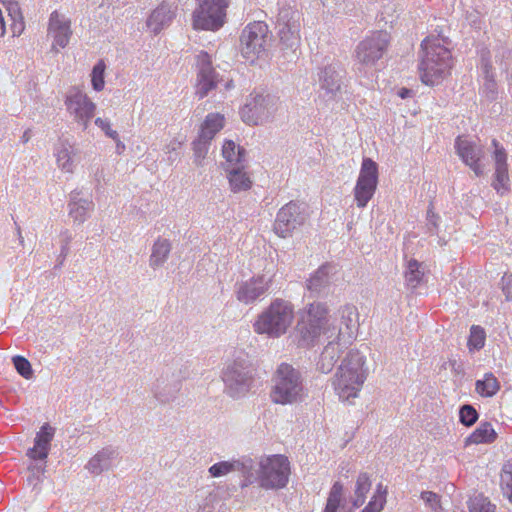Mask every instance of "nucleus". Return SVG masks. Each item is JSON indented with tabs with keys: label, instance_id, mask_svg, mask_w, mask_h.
Returning a JSON list of instances; mask_svg holds the SVG:
<instances>
[{
	"label": "nucleus",
	"instance_id": "obj_1",
	"mask_svg": "<svg viewBox=\"0 0 512 512\" xmlns=\"http://www.w3.org/2000/svg\"><path fill=\"white\" fill-rule=\"evenodd\" d=\"M270 397L272 402L281 405L300 403L308 396V389L302 372L288 363H281L273 378Z\"/></svg>",
	"mask_w": 512,
	"mask_h": 512
},
{
	"label": "nucleus",
	"instance_id": "obj_2",
	"mask_svg": "<svg viewBox=\"0 0 512 512\" xmlns=\"http://www.w3.org/2000/svg\"><path fill=\"white\" fill-rule=\"evenodd\" d=\"M283 57L288 62L298 59L300 48L301 13L290 1L281 0L276 20Z\"/></svg>",
	"mask_w": 512,
	"mask_h": 512
},
{
	"label": "nucleus",
	"instance_id": "obj_3",
	"mask_svg": "<svg viewBox=\"0 0 512 512\" xmlns=\"http://www.w3.org/2000/svg\"><path fill=\"white\" fill-rule=\"evenodd\" d=\"M390 34L387 31H374L358 43L354 51V71L363 83L370 81L377 62L386 53L390 44Z\"/></svg>",
	"mask_w": 512,
	"mask_h": 512
},
{
	"label": "nucleus",
	"instance_id": "obj_4",
	"mask_svg": "<svg viewBox=\"0 0 512 512\" xmlns=\"http://www.w3.org/2000/svg\"><path fill=\"white\" fill-rule=\"evenodd\" d=\"M364 365L365 357L359 351L351 350L344 358L333 382L335 391L342 401H350L358 396L367 378V369Z\"/></svg>",
	"mask_w": 512,
	"mask_h": 512
},
{
	"label": "nucleus",
	"instance_id": "obj_5",
	"mask_svg": "<svg viewBox=\"0 0 512 512\" xmlns=\"http://www.w3.org/2000/svg\"><path fill=\"white\" fill-rule=\"evenodd\" d=\"M423 56L419 65L420 77L424 84H439L452 67L451 52L437 40L425 39L422 44Z\"/></svg>",
	"mask_w": 512,
	"mask_h": 512
},
{
	"label": "nucleus",
	"instance_id": "obj_6",
	"mask_svg": "<svg viewBox=\"0 0 512 512\" xmlns=\"http://www.w3.org/2000/svg\"><path fill=\"white\" fill-rule=\"evenodd\" d=\"M294 319V306L284 299H274L264 309L253 324L254 331L266 334L270 338H279L284 335Z\"/></svg>",
	"mask_w": 512,
	"mask_h": 512
},
{
	"label": "nucleus",
	"instance_id": "obj_7",
	"mask_svg": "<svg viewBox=\"0 0 512 512\" xmlns=\"http://www.w3.org/2000/svg\"><path fill=\"white\" fill-rule=\"evenodd\" d=\"M256 370L247 356H238L222 372L226 393L232 398L244 397L254 386Z\"/></svg>",
	"mask_w": 512,
	"mask_h": 512
},
{
	"label": "nucleus",
	"instance_id": "obj_8",
	"mask_svg": "<svg viewBox=\"0 0 512 512\" xmlns=\"http://www.w3.org/2000/svg\"><path fill=\"white\" fill-rule=\"evenodd\" d=\"M255 459L259 487L265 490H277L288 484L290 463L287 457L277 454Z\"/></svg>",
	"mask_w": 512,
	"mask_h": 512
},
{
	"label": "nucleus",
	"instance_id": "obj_9",
	"mask_svg": "<svg viewBox=\"0 0 512 512\" xmlns=\"http://www.w3.org/2000/svg\"><path fill=\"white\" fill-rule=\"evenodd\" d=\"M279 98L273 94L254 91L241 109V118L248 125H262L271 121L279 108Z\"/></svg>",
	"mask_w": 512,
	"mask_h": 512
},
{
	"label": "nucleus",
	"instance_id": "obj_10",
	"mask_svg": "<svg viewBox=\"0 0 512 512\" xmlns=\"http://www.w3.org/2000/svg\"><path fill=\"white\" fill-rule=\"evenodd\" d=\"M271 35L266 23L262 21L248 24L240 36L241 53L246 61L254 63L267 52Z\"/></svg>",
	"mask_w": 512,
	"mask_h": 512
},
{
	"label": "nucleus",
	"instance_id": "obj_11",
	"mask_svg": "<svg viewBox=\"0 0 512 512\" xmlns=\"http://www.w3.org/2000/svg\"><path fill=\"white\" fill-rule=\"evenodd\" d=\"M229 0H198L192 14V26L196 30L217 31L225 23Z\"/></svg>",
	"mask_w": 512,
	"mask_h": 512
},
{
	"label": "nucleus",
	"instance_id": "obj_12",
	"mask_svg": "<svg viewBox=\"0 0 512 512\" xmlns=\"http://www.w3.org/2000/svg\"><path fill=\"white\" fill-rule=\"evenodd\" d=\"M327 314L328 309L323 303L314 302L308 306L306 314L297 325L302 345L312 344L322 332L327 336L331 334V327H325Z\"/></svg>",
	"mask_w": 512,
	"mask_h": 512
},
{
	"label": "nucleus",
	"instance_id": "obj_13",
	"mask_svg": "<svg viewBox=\"0 0 512 512\" xmlns=\"http://www.w3.org/2000/svg\"><path fill=\"white\" fill-rule=\"evenodd\" d=\"M307 218L306 204L290 201L278 211L274 222V231L282 238L289 237L295 229L305 223Z\"/></svg>",
	"mask_w": 512,
	"mask_h": 512
},
{
	"label": "nucleus",
	"instance_id": "obj_14",
	"mask_svg": "<svg viewBox=\"0 0 512 512\" xmlns=\"http://www.w3.org/2000/svg\"><path fill=\"white\" fill-rule=\"evenodd\" d=\"M378 184V165L371 158H364L361 164L354 198L358 208H365L375 194Z\"/></svg>",
	"mask_w": 512,
	"mask_h": 512
},
{
	"label": "nucleus",
	"instance_id": "obj_15",
	"mask_svg": "<svg viewBox=\"0 0 512 512\" xmlns=\"http://www.w3.org/2000/svg\"><path fill=\"white\" fill-rule=\"evenodd\" d=\"M65 105L74 121L86 131L95 115L96 104L80 88L74 86L66 95Z\"/></svg>",
	"mask_w": 512,
	"mask_h": 512
},
{
	"label": "nucleus",
	"instance_id": "obj_16",
	"mask_svg": "<svg viewBox=\"0 0 512 512\" xmlns=\"http://www.w3.org/2000/svg\"><path fill=\"white\" fill-rule=\"evenodd\" d=\"M345 74L346 71L340 62L326 65L319 72L320 97L326 101H336L340 98Z\"/></svg>",
	"mask_w": 512,
	"mask_h": 512
},
{
	"label": "nucleus",
	"instance_id": "obj_17",
	"mask_svg": "<svg viewBox=\"0 0 512 512\" xmlns=\"http://www.w3.org/2000/svg\"><path fill=\"white\" fill-rule=\"evenodd\" d=\"M196 67L195 94L202 99L216 89L223 79L213 67L211 57L206 52L202 51L197 55Z\"/></svg>",
	"mask_w": 512,
	"mask_h": 512
},
{
	"label": "nucleus",
	"instance_id": "obj_18",
	"mask_svg": "<svg viewBox=\"0 0 512 512\" xmlns=\"http://www.w3.org/2000/svg\"><path fill=\"white\" fill-rule=\"evenodd\" d=\"M271 282V277L258 275L237 283L235 286L236 299L245 305L253 304L267 293Z\"/></svg>",
	"mask_w": 512,
	"mask_h": 512
},
{
	"label": "nucleus",
	"instance_id": "obj_19",
	"mask_svg": "<svg viewBox=\"0 0 512 512\" xmlns=\"http://www.w3.org/2000/svg\"><path fill=\"white\" fill-rule=\"evenodd\" d=\"M48 34L53 37L52 48L55 49L56 52H58L56 49L57 46L65 48L72 35L70 20L58 11H53L49 18Z\"/></svg>",
	"mask_w": 512,
	"mask_h": 512
},
{
	"label": "nucleus",
	"instance_id": "obj_20",
	"mask_svg": "<svg viewBox=\"0 0 512 512\" xmlns=\"http://www.w3.org/2000/svg\"><path fill=\"white\" fill-rule=\"evenodd\" d=\"M455 148L462 161L474 171L476 176H481L483 173V168L479 163L483 157L481 146L458 137L455 141Z\"/></svg>",
	"mask_w": 512,
	"mask_h": 512
},
{
	"label": "nucleus",
	"instance_id": "obj_21",
	"mask_svg": "<svg viewBox=\"0 0 512 512\" xmlns=\"http://www.w3.org/2000/svg\"><path fill=\"white\" fill-rule=\"evenodd\" d=\"M177 6L167 2L161 3L155 8L146 21V26L153 34L157 35L169 27L176 17Z\"/></svg>",
	"mask_w": 512,
	"mask_h": 512
},
{
	"label": "nucleus",
	"instance_id": "obj_22",
	"mask_svg": "<svg viewBox=\"0 0 512 512\" xmlns=\"http://www.w3.org/2000/svg\"><path fill=\"white\" fill-rule=\"evenodd\" d=\"M181 389V380L169 373H163L154 384L152 393L154 398L161 404L172 402L176 399Z\"/></svg>",
	"mask_w": 512,
	"mask_h": 512
},
{
	"label": "nucleus",
	"instance_id": "obj_23",
	"mask_svg": "<svg viewBox=\"0 0 512 512\" xmlns=\"http://www.w3.org/2000/svg\"><path fill=\"white\" fill-rule=\"evenodd\" d=\"M340 326L332 327L331 334L328 338L336 336L337 340L343 339L346 342V338L351 340L353 338L354 330L357 326V309L354 306L347 305L340 311Z\"/></svg>",
	"mask_w": 512,
	"mask_h": 512
},
{
	"label": "nucleus",
	"instance_id": "obj_24",
	"mask_svg": "<svg viewBox=\"0 0 512 512\" xmlns=\"http://www.w3.org/2000/svg\"><path fill=\"white\" fill-rule=\"evenodd\" d=\"M119 452L117 448L107 446L98 451L85 465L89 473L100 475L105 471L111 470L115 466Z\"/></svg>",
	"mask_w": 512,
	"mask_h": 512
},
{
	"label": "nucleus",
	"instance_id": "obj_25",
	"mask_svg": "<svg viewBox=\"0 0 512 512\" xmlns=\"http://www.w3.org/2000/svg\"><path fill=\"white\" fill-rule=\"evenodd\" d=\"M93 209V201L88 198H82L80 191L73 190L69 194L68 214L73 219L74 223H84Z\"/></svg>",
	"mask_w": 512,
	"mask_h": 512
},
{
	"label": "nucleus",
	"instance_id": "obj_26",
	"mask_svg": "<svg viewBox=\"0 0 512 512\" xmlns=\"http://www.w3.org/2000/svg\"><path fill=\"white\" fill-rule=\"evenodd\" d=\"M54 433L55 429L45 423L35 437L34 447L28 450L27 455L33 460L44 461L49 454Z\"/></svg>",
	"mask_w": 512,
	"mask_h": 512
},
{
	"label": "nucleus",
	"instance_id": "obj_27",
	"mask_svg": "<svg viewBox=\"0 0 512 512\" xmlns=\"http://www.w3.org/2000/svg\"><path fill=\"white\" fill-rule=\"evenodd\" d=\"M331 269L332 267L328 264L322 265L308 279L307 289L311 294L314 296H320L328 293L329 287L332 283Z\"/></svg>",
	"mask_w": 512,
	"mask_h": 512
},
{
	"label": "nucleus",
	"instance_id": "obj_28",
	"mask_svg": "<svg viewBox=\"0 0 512 512\" xmlns=\"http://www.w3.org/2000/svg\"><path fill=\"white\" fill-rule=\"evenodd\" d=\"M77 150L68 139H61L55 147V156L58 167L66 173H73L75 168L74 156Z\"/></svg>",
	"mask_w": 512,
	"mask_h": 512
},
{
	"label": "nucleus",
	"instance_id": "obj_29",
	"mask_svg": "<svg viewBox=\"0 0 512 512\" xmlns=\"http://www.w3.org/2000/svg\"><path fill=\"white\" fill-rule=\"evenodd\" d=\"M405 285L414 290L426 282V266L416 259L407 261L404 271Z\"/></svg>",
	"mask_w": 512,
	"mask_h": 512
},
{
	"label": "nucleus",
	"instance_id": "obj_30",
	"mask_svg": "<svg viewBox=\"0 0 512 512\" xmlns=\"http://www.w3.org/2000/svg\"><path fill=\"white\" fill-rule=\"evenodd\" d=\"M222 156L225 159L224 167L246 166V150L236 145L232 140H226L222 146Z\"/></svg>",
	"mask_w": 512,
	"mask_h": 512
},
{
	"label": "nucleus",
	"instance_id": "obj_31",
	"mask_svg": "<svg viewBox=\"0 0 512 512\" xmlns=\"http://www.w3.org/2000/svg\"><path fill=\"white\" fill-rule=\"evenodd\" d=\"M337 341H330L323 349L317 368L322 373H329L334 368V365L338 361L341 353V344Z\"/></svg>",
	"mask_w": 512,
	"mask_h": 512
},
{
	"label": "nucleus",
	"instance_id": "obj_32",
	"mask_svg": "<svg viewBox=\"0 0 512 512\" xmlns=\"http://www.w3.org/2000/svg\"><path fill=\"white\" fill-rule=\"evenodd\" d=\"M246 166L224 167L227 172L230 189L234 193L250 189L252 181L244 171Z\"/></svg>",
	"mask_w": 512,
	"mask_h": 512
},
{
	"label": "nucleus",
	"instance_id": "obj_33",
	"mask_svg": "<svg viewBox=\"0 0 512 512\" xmlns=\"http://www.w3.org/2000/svg\"><path fill=\"white\" fill-rule=\"evenodd\" d=\"M172 250V243L166 238L159 237L153 244L149 265L151 268L156 269L161 267L168 259Z\"/></svg>",
	"mask_w": 512,
	"mask_h": 512
},
{
	"label": "nucleus",
	"instance_id": "obj_34",
	"mask_svg": "<svg viewBox=\"0 0 512 512\" xmlns=\"http://www.w3.org/2000/svg\"><path fill=\"white\" fill-rule=\"evenodd\" d=\"M246 456L247 455H243L239 458L219 461L209 467L208 473L213 478H220L232 472H238L239 468L243 465V461Z\"/></svg>",
	"mask_w": 512,
	"mask_h": 512
},
{
	"label": "nucleus",
	"instance_id": "obj_35",
	"mask_svg": "<svg viewBox=\"0 0 512 512\" xmlns=\"http://www.w3.org/2000/svg\"><path fill=\"white\" fill-rule=\"evenodd\" d=\"M497 438V433L493 429L491 423L481 422L469 437L466 438V445L492 443Z\"/></svg>",
	"mask_w": 512,
	"mask_h": 512
},
{
	"label": "nucleus",
	"instance_id": "obj_36",
	"mask_svg": "<svg viewBox=\"0 0 512 512\" xmlns=\"http://www.w3.org/2000/svg\"><path fill=\"white\" fill-rule=\"evenodd\" d=\"M238 472H240L242 476L240 481L241 489H245L256 482L259 484V476L256 470V459L247 455Z\"/></svg>",
	"mask_w": 512,
	"mask_h": 512
},
{
	"label": "nucleus",
	"instance_id": "obj_37",
	"mask_svg": "<svg viewBox=\"0 0 512 512\" xmlns=\"http://www.w3.org/2000/svg\"><path fill=\"white\" fill-rule=\"evenodd\" d=\"M223 127V115L219 113H210L206 116V119L201 126V132L199 135L211 141Z\"/></svg>",
	"mask_w": 512,
	"mask_h": 512
},
{
	"label": "nucleus",
	"instance_id": "obj_38",
	"mask_svg": "<svg viewBox=\"0 0 512 512\" xmlns=\"http://www.w3.org/2000/svg\"><path fill=\"white\" fill-rule=\"evenodd\" d=\"M475 389L482 397H492L499 391L500 384L492 373H486L483 379L476 381Z\"/></svg>",
	"mask_w": 512,
	"mask_h": 512
},
{
	"label": "nucleus",
	"instance_id": "obj_39",
	"mask_svg": "<svg viewBox=\"0 0 512 512\" xmlns=\"http://www.w3.org/2000/svg\"><path fill=\"white\" fill-rule=\"evenodd\" d=\"M210 142V140L204 138L201 135H199L198 138L193 141V163L197 167H202L204 165V160L208 154Z\"/></svg>",
	"mask_w": 512,
	"mask_h": 512
},
{
	"label": "nucleus",
	"instance_id": "obj_40",
	"mask_svg": "<svg viewBox=\"0 0 512 512\" xmlns=\"http://www.w3.org/2000/svg\"><path fill=\"white\" fill-rule=\"evenodd\" d=\"M469 512H495L496 506L483 494H477L468 501Z\"/></svg>",
	"mask_w": 512,
	"mask_h": 512
},
{
	"label": "nucleus",
	"instance_id": "obj_41",
	"mask_svg": "<svg viewBox=\"0 0 512 512\" xmlns=\"http://www.w3.org/2000/svg\"><path fill=\"white\" fill-rule=\"evenodd\" d=\"M486 340V333L480 326L473 325L470 329L467 346L470 351L480 350L484 347Z\"/></svg>",
	"mask_w": 512,
	"mask_h": 512
},
{
	"label": "nucleus",
	"instance_id": "obj_42",
	"mask_svg": "<svg viewBox=\"0 0 512 512\" xmlns=\"http://www.w3.org/2000/svg\"><path fill=\"white\" fill-rule=\"evenodd\" d=\"M500 485L503 494L512 502V462H506L501 470Z\"/></svg>",
	"mask_w": 512,
	"mask_h": 512
},
{
	"label": "nucleus",
	"instance_id": "obj_43",
	"mask_svg": "<svg viewBox=\"0 0 512 512\" xmlns=\"http://www.w3.org/2000/svg\"><path fill=\"white\" fill-rule=\"evenodd\" d=\"M342 490V485L339 482H335L330 490L324 512H337L341 503Z\"/></svg>",
	"mask_w": 512,
	"mask_h": 512
},
{
	"label": "nucleus",
	"instance_id": "obj_44",
	"mask_svg": "<svg viewBox=\"0 0 512 512\" xmlns=\"http://www.w3.org/2000/svg\"><path fill=\"white\" fill-rule=\"evenodd\" d=\"M509 175L508 168L495 169L494 180L492 182L493 188L500 195L505 194L509 190Z\"/></svg>",
	"mask_w": 512,
	"mask_h": 512
},
{
	"label": "nucleus",
	"instance_id": "obj_45",
	"mask_svg": "<svg viewBox=\"0 0 512 512\" xmlns=\"http://www.w3.org/2000/svg\"><path fill=\"white\" fill-rule=\"evenodd\" d=\"M479 418L477 410L470 404H464L459 408V421L466 427L474 425Z\"/></svg>",
	"mask_w": 512,
	"mask_h": 512
},
{
	"label": "nucleus",
	"instance_id": "obj_46",
	"mask_svg": "<svg viewBox=\"0 0 512 512\" xmlns=\"http://www.w3.org/2000/svg\"><path fill=\"white\" fill-rule=\"evenodd\" d=\"M105 68V63L102 60H100L92 69L91 83L95 91H101L104 88Z\"/></svg>",
	"mask_w": 512,
	"mask_h": 512
},
{
	"label": "nucleus",
	"instance_id": "obj_47",
	"mask_svg": "<svg viewBox=\"0 0 512 512\" xmlns=\"http://www.w3.org/2000/svg\"><path fill=\"white\" fill-rule=\"evenodd\" d=\"M16 371L25 379L33 377V369L30 362L23 356L16 355L12 358Z\"/></svg>",
	"mask_w": 512,
	"mask_h": 512
},
{
	"label": "nucleus",
	"instance_id": "obj_48",
	"mask_svg": "<svg viewBox=\"0 0 512 512\" xmlns=\"http://www.w3.org/2000/svg\"><path fill=\"white\" fill-rule=\"evenodd\" d=\"M494 147L493 159L495 162V169H506L507 165V153L502 145L496 140H492Z\"/></svg>",
	"mask_w": 512,
	"mask_h": 512
},
{
	"label": "nucleus",
	"instance_id": "obj_49",
	"mask_svg": "<svg viewBox=\"0 0 512 512\" xmlns=\"http://www.w3.org/2000/svg\"><path fill=\"white\" fill-rule=\"evenodd\" d=\"M371 488V481L367 473H360L356 481L355 494L366 496Z\"/></svg>",
	"mask_w": 512,
	"mask_h": 512
},
{
	"label": "nucleus",
	"instance_id": "obj_50",
	"mask_svg": "<svg viewBox=\"0 0 512 512\" xmlns=\"http://www.w3.org/2000/svg\"><path fill=\"white\" fill-rule=\"evenodd\" d=\"M61 250L60 255L58 257L59 266H61L69 254V244L72 240V235L68 230H65L61 233Z\"/></svg>",
	"mask_w": 512,
	"mask_h": 512
},
{
	"label": "nucleus",
	"instance_id": "obj_51",
	"mask_svg": "<svg viewBox=\"0 0 512 512\" xmlns=\"http://www.w3.org/2000/svg\"><path fill=\"white\" fill-rule=\"evenodd\" d=\"M94 123L98 128H100L104 132V134L107 137H109L111 139L117 138L118 132L111 128V122L109 119H103V118L98 117L95 119Z\"/></svg>",
	"mask_w": 512,
	"mask_h": 512
},
{
	"label": "nucleus",
	"instance_id": "obj_52",
	"mask_svg": "<svg viewBox=\"0 0 512 512\" xmlns=\"http://www.w3.org/2000/svg\"><path fill=\"white\" fill-rule=\"evenodd\" d=\"M421 499L425 501V503H427L434 510H437L440 507V497L434 492H422Z\"/></svg>",
	"mask_w": 512,
	"mask_h": 512
},
{
	"label": "nucleus",
	"instance_id": "obj_53",
	"mask_svg": "<svg viewBox=\"0 0 512 512\" xmlns=\"http://www.w3.org/2000/svg\"><path fill=\"white\" fill-rule=\"evenodd\" d=\"M439 219L440 217L433 212L432 207H429L427 211V229L431 234L437 233Z\"/></svg>",
	"mask_w": 512,
	"mask_h": 512
},
{
	"label": "nucleus",
	"instance_id": "obj_54",
	"mask_svg": "<svg viewBox=\"0 0 512 512\" xmlns=\"http://www.w3.org/2000/svg\"><path fill=\"white\" fill-rule=\"evenodd\" d=\"M503 293L507 301L512 300V275L505 274L501 279Z\"/></svg>",
	"mask_w": 512,
	"mask_h": 512
},
{
	"label": "nucleus",
	"instance_id": "obj_55",
	"mask_svg": "<svg viewBox=\"0 0 512 512\" xmlns=\"http://www.w3.org/2000/svg\"><path fill=\"white\" fill-rule=\"evenodd\" d=\"M386 499H378L377 496H373L367 504L366 508L371 512H381L385 506Z\"/></svg>",
	"mask_w": 512,
	"mask_h": 512
},
{
	"label": "nucleus",
	"instance_id": "obj_56",
	"mask_svg": "<svg viewBox=\"0 0 512 512\" xmlns=\"http://www.w3.org/2000/svg\"><path fill=\"white\" fill-rule=\"evenodd\" d=\"M4 6L6 7L8 14L14 21H16L18 18H21L20 7L15 0Z\"/></svg>",
	"mask_w": 512,
	"mask_h": 512
},
{
	"label": "nucleus",
	"instance_id": "obj_57",
	"mask_svg": "<svg viewBox=\"0 0 512 512\" xmlns=\"http://www.w3.org/2000/svg\"><path fill=\"white\" fill-rule=\"evenodd\" d=\"M43 462H45V460ZM29 471L41 477L45 473V463L31 464L29 466Z\"/></svg>",
	"mask_w": 512,
	"mask_h": 512
},
{
	"label": "nucleus",
	"instance_id": "obj_58",
	"mask_svg": "<svg viewBox=\"0 0 512 512\" xmlns=\"http://www.w3.org/2000/svg\"><path fill=\"white\" fill-rule=\"evenodd\" d=\"M41 482V477L30 472V475L27 477V483L29 486L35 488Z\"/></svg>",
	"mask_w": 512,
	"mask_h": 512
},
{
	"label": "nucleus",
	"instance_id": "obj_59",
	"mask_svg": "<svg viewBox=\"0 0 512 512\" xmlns=\"http://www.w3.org/2000/svg\"><path fill=\"white\" fill-rule=\"evenodd\" d=\"M387 487L386 486H383L382 483H379L377 485V488H376V493L374 496H377L378 499H386V496H387Z\"/></svg>",
	"mask_w": 512,
	"mask_h": 512
},
{
	"label": "nucleus",
	"instance_id": "obj_60",
	"mask_svg": "<svg viewBox=\"0 0 512 512\" xmlns=\"http://www.w3.org/2000/svg\"><path fill=\"white\" fill-rule=\"evenodd\" d=\"M116 143V152L121 154L125 150V144L120 140L119 134H117V138L113 139Z\"/></svg>",
	"mask_w": 512,
	"mask_h": 512
},
{
	"label": "nucleus",
	"instance_id": "obj_61",
	"mask_svg": "<svg viewBox=\"0 0 512 512\" xmlns=\"http://www.w3.org/2000/svg\"><path fill=\"white\" fill-rule=\"evenodd\" d=\"M413 94V91L411 89H408V88H402L399 90L398 92V95L402 98V99H406V98H409L411 97Z\"/></svg>",
	"mask_w": 512,
	"mask_h": 512
},
{
	"label": "nucleus",
	"instance_id": "obj_62",
	"mask_svg": "<svg viewBox=\"0 0 512 512\" xmlns=\"http://www.w3.org/2000/svg\"><path fill=\"white\" fill-rule=\"evenodd\" d=\"M366 496L356 495L355 500L353 501V506L360 507L365 502Z\"/></svg>",
	"mask_w": 512,
	"mask_h": 512
},
{
	"label": "nucleus",
	"instance_id": "obj_63",
	"mask_svg": "<svg viewBox=\"0 0 512 512\" xmlns=\"http://www.w3.org/2000/svg\"><path fill=\"white\" fill-rule=\"evenodd\" d=\"M31 138V130L30 129H27L26 131H24L22 137H21V141L23 143H27Z\"/></svg>",
	"mask_w": 512,
	"mask_h": 512
},
{
	"label": "nucleus",
	"instance_id": "obj_64",
	"mask_svg": "<svg viewBox=\"0 0 512 512\" xmlns=\"http://www.w3.org/2000/svg\"><path fill=\"white\" fill-rule=\"evenodd\" d=\"M231 86H232V81H231V80H230V81L225 82V88H226V89H229Z\"/></svg>",
	"mask_w": 512,
	"mask_h": 512
}]
</instances>
